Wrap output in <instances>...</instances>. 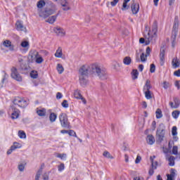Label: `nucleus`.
Instances as JSON below:
<instances>
[{
	"instance_id": "f257e3e1",
	"label": "nucleus",
	"mask_w": 180,
	"mask_h": 180,
	"mask_svg": "<svg viewBox=\"0 0 180 180\" xmlns=\"http://www.w3.org/2000/svg\"><path fill=\"white\" fill-rule=\"evenodd\" d=\"M88 75L98 77L100 79H108V72L106 69L101 66L99 63L91 65H84L79 70V81L82 86L88 84Z\"/></svg>"
},
{
	"instance_id": "f03ea898",
	"label": "nucleus",
	"mask_w": 180,
	"mask_h": 180,
	"mask_svg": "<svg viewBox=\"0 0 180 180\" xmlns=\"http://www.w3.org/2000/svg\"><path fill=\"white\" fill-rule=\"evenodd\" d=\"M158 32V23L157 22V20H155L153 22V24L152 25V33H153L152 35L150 32L148 33V37H146L148 40L146 41V46H148L150 43L152 44H154L155 43V41L157 40V32Z\"/></svg>"
},
{
	"instance_id": "7ed1b4c3",
	"label": "nucleus",
	"mask_w": 180,
	"mask_h": 180,
	"mask_svg": "<svg viewBox=\"0 0 180 180\" xmlns=\"http://www.w3.org/2000/svg\"><path fill=\"white\" fill-rule=\"evenodd\" d=\"M178 27H179V20H178V17H175L171 37L172 47L173 49L176 44L175 40H176V34H178Z\"/></svg>"
},
{
	"instance_id": "20e7f679",
	"label": "nucleus",
	"mask_w": 180,
	"mask_h": 180,
	"mask_svg": "<svg viewBox=\"0 0 180 180\" xmlns=\"http://www.w3.org/2000/svg\"><path fill=\"white\" fill-rule=\"evenodd\" d=\"M13 106H15V108L18 106V108L25 109V108H27V105H29V101L20 97H16L13 100Z\"/></svg>"
},
{
	"instance_id": "39448f33",
	"label": "nucleus",
	"mask_w": 180,
	"mask_h": 180,
	"mask_svg": "<svg viewBox=\"0 0 180 180\" xmlns=\"http://www.w3.org/2000/svg\"><path fill=\"white\" fill-rule=\"evenodd\" d=\"M157 142L162 143L164 141V137H165V127L164 124H160L157 129L156 132Z\"/></svg>"
},
{
	"instance_id": "423d86ee",
	"label": "nucleus",
	"mask_w": 180,
	"mask_h": 180,
	"mask_svg": "<svg viewBox=\"0 0 180 180\" xmlns=\"http://www.w3.org/2000/svg\"><path fill=\"white\" fill-rule=\"evenodd\" d=\"M59 120L61 126L64 129H70V122H68V116L66 113L62 112L59 115Z\"/></svg>"
},
{
	"instance_id": "0eeeda50",
	"label": "nucleus",
	"mask_w": 180,
	"mask_h": 180,
	"mask_svg": "<svg viewBox=\"0 0 180 180\" xmlns=\"http://www.w3.org/2000/svg\"><path fill=\"white\" fill-rule=\"evenodd\" d=\"M56 7H53V8H46L44 11L41 12L39 13L40 18H44V19H46L49 18V16L51 15H54L56 13Z\"/></svg>"
},
{
	"instance_id": "6e6552de",
	"label": "nucleus",
	"mask_w": 180,
	"mask_h": 180,
	"mask_svg": "<svg viewBox=\"0 0 180 180\" xmlns=\"http://www.w3.org/2000/svg\"><path fill=\"white\" fill-rule=\"evenodd\" d=\"M11 71V78H13V79H15V81H18V82H22V76H20V74H19V72H18V68L15 67H12Z\"/></svg>"
},
{
	"instance_id": "1a4fd4ad",
	"label": "nucleus",
	"mask_w": 180,
	"mask_h": 180,
	"mask_svg": "<svg viewBox=\"0 0 180 180\" xmlns=\"http://www.w3.org/2000/svg\"><path fill=\"white\" fill-rule=\"evenodd\" d=\"M53 32L60 37H64V36H65V30L60 27H54Z\"/></svg>"
},
{
	"instance_id": "9d476101",
	"label": "nucleus",
	"mask_w": 180,
	"mask_h": 180,
	"mask_svg": "<svg viewBox=\"0 0 180 180\" xmlns=\"http://www.w3.org/2000/svg\"><path fill=\"white\" fill-rule=\"evenodd\" d=\"M11 110L13 112L11 114V118L18 119V117H19V113H20V110H19L17 107H15V105H11Z\"/></svg>"
},
{
	"instance_id": "9b49d317",
	"label": "nucleus",
	"mask_w": 180,
	"mask_h": 180,
	"mask_svg": "<svg viewBox=\"0 0 180 180\" xmlns=\"http://www.w3.org/2000/svg\"><path fill=\"white\" fill-rule=\"evenodd\" d=\"M174 102H170L169 103V105L172 109H178V108H179V105H180V101L179 98H178L177 97H174Z\"/></svg>"
},
{
	"instance_id": "f8f14e48",
	"label": "nucleus",
	"mask_w": 180,
	"mask_h": 180,
	"mask_svg": "<svg viewBox=\"0 0 180 180\" xmlns=\"http://www.w3.org/2000/svg\"><path fill=\"white\" fill-rule=\"evenodd\" d=\"M140 9V5L136 4L134 1L131 5V10L133 15H137L139 13V11Z\"/></svg>"
},
{
	"instance_id": "ddd939ff",
	"label": "nucleus",
	"mask_w": 180,
	"mask_h": 180,
	"mask_svg": "<svg viewBox=\"0 0 180 180\" xmlns=\"http://www.w3.org/2000/svg\"><path fill=\"white\" fill-rule=\"evenodd\" d=\"M17 30L20 32H26V27L23 26V22L22 21L18 20L15 23Z\"/></svg>"
},
{
	"instance_id": "4468645a",
	"label": "nucleus",
	"mask_w": 180,
	"mask_h": 180,
	"mask_svg": "<svg viewBox=\"0 0 180 180\" xmlns=\"http://www.w3.org/2000/svg\"><path fill=\"white\" fill-rule=\"evenodd\" d=\"M74 96L75 98H76V99H81L83 102V103H86V100H85L84 98V97H82V95H81V91L79 90H76L74 93Z\"/></svg>"
},
{
	"instance_id": "2eb2a0df",
	"label": "nucleus",
	"mask_w": 180,
	"mask_h": 180,
	"mask_svg": "<svg viewBox=\"0 0 180 180\" xmlns=\"http://www.w3.org/2000/svg\"><path fill=\"white\" fill-rule=\"evenodd\" d=\"M160 65H164V63H165V49H160Z\"/></svg>"
},
{
	"instance_id": "dca6fc26",
	"label": "nucleus",
	"mask_w": 180,
	"mask_h": 180,
	"mask_svg": "<svg viewBox=\"0 0 180 180\" xmlns=\"http://www.w3.org/2000/svg\"><path fill=\"white\" fill-rule=\"evenodd\" d=\"M30 57L31 58V61H34L39 57V52L36 50H32L30 52Z\"/></svg>"
},
{
	"instance_id": "f3484780",
	"label": "nucleus",
	"mask_w": 180,
	"mask_h": 180,
	"mask_svg": "<svg viewBox=\"0 0 180 180\" xmlns=\"http://www.w3.org/2000/svg\"><path fill=\"white\" fill-rule=\"evenodd\" d=\"M19 143L17 142H14L13 145L11 146L10 149L7 151L8 155L12 154L13 151H15L16 148H20V146H18Z\"/></svg>"
},
{
	"instance_id": "a211bd4d",
	"label": "nucleus",
	"mask_w": 180,
	"mask_h": 180,
	"mask_svg": "<svg viewBox=\"0 0 180 180\" xmlns=\"http://www.w3.org/2000/svg\"><path fill=\"white\" fill-rule=\"evenodd\" d=\"M57 18H58V13L55 15H52V16L49 17L46 20V22L47 23H50V25H53L54 23V22H56V20H57Z\"/></svg>"
},
{
	"instance_id": "6ab92c4d",
	"label": "nucleus",
	"mask_w": 180,
	"mask_h": 180,
	"mask_svg": "<svg viewBox=\"0 0 180 180\" xmlns=\"http://www.w3.org/2000/svg\"><path fill=\"white\" fill-rule=\"evenodd\" d=\"M172 65L173 68H178L180 65V60L177 57L172 59Z\"/></svg>"
},
{
	"instance_id": "aec40b11",
	"label": "nucleus",
	"mask_w": 180,
	"mask_h": 180,
	"mask_svg": "<svg viewBox=\"0 0 180 180\" xmlns=\"http://www.w3.org/2000/svg\"><path fill=\"white\" fill-rule=\"evenodd\" d=\"M146 141L148 144H150V146H153V144L155 143V138H154V136L153 135H148L146 138Z\"/></svg>"
},
{
	"instance_id": "412c9836",
	"label": "nucleus",
	"mask_w": 180,
	"mask_h": 180,
	"mask_svg": "<svg viewBox=\"0 0 180 180\" xmlns=\"http://www.w3.org/2000/svg\"><path fill=\"white\" fill-rule=\"evenodd\" d=\"M3 45L4 46V47H8L9 50H11V51H13V45H12V42L9 40H6L3 42Z\"/></svg>"
},
{
	"instance_id": "4be33fe9",
	"label": "nucleus",
	"mask_w": 180,
	"mask_h": 180,
	"mask_svg": "<svg viewBox=\"0 0 180 180\" xmlns=\"http://www.w3.org/2000/svg\"><path fill=\"white\" fill-rule=\"evenodd\" d=\"M152 88L151 86V81L150 79H147L145 86H143L144 92L150 91Z\"/></svg>"
},
{
	"instance_id": "5701e85b",
	"label": "nucleus",
	"mask_w": 180,
	"mask_h": 180,
	"mask_svg": "<svg viewBox=\"0 0 180 180\" xmlns=\"http://www.w3.org/2000/svg\"><path fill=\"white\" fill-rule=\"evenodd\" d=\"M61 6H63V11H70V9H71V8H70V4H68L67 0H63L61 2Z\"/></svg>"
},
{
	"instance_id": "b1692460",
	"label": "nucleus",
	"mask_w": 180,
	"mask_h": 180,
	"mask_svg": "<svg viewBox=\"0 0 180 180\" xmlns=\"http://www.w3.org/2000/svg\"><path fill=\"white\" fill-rule=\"evenodd\" d=\"M44 167V164H42L41 166V168L37 172L34 180H39L40 179V176L41 175V173L43 172V167Z\"/></svg>"
},
{
	"instance_id": "393cba45",
	"label": "nucleus",
	"mask_w": 180,
	"mask_h": 180,
	"mask_svg": "<svg viewBox=\"0 0 180 180\" xmlns=\"http://www.w3.org/2000/svg\"><path fill=\"white\" fill-rule=\"evenodd\" d=\"M55 57L57 58H61V57H63V49L61 47H58V49L56 50Z\"/></svg>"
},
{
	"instance_id": "a878e982",
	"label": "nucleus",
	"mask_w": 180,
	"mask_h": 180,
	"mask_svg": "<svg viewBox=\"0 0 180 180\" xmlns=\"http://www.w3.org/2000/svg\"><path fill=\"white\" fill-rule=\"evenodd\" d=\"M131 74L132 79H137L139 78V71L136 69H134Z\"/></svg>"
},
{
	"instance_id": "bb28decb",
	"label": "nucleus",
	"mask_w": 180,
	"mask_h": 180,
	"mask_svg": "<svg viewBox=\"0 0 180 180\" xmlns=\"http://www.w3.org/2000/svg\"><path fill=\"white\" fill-rule=\"evenodd\" d=\"M123 63L125 65H130V64H131V58L129 56H126L123 60Z\"/></svg>"
},
{
	"instance_id": "cd10ccee",
	"label": "nucleus",
	"mask_w": 180,
	"mask_h": 180,
	"mask_svg": "<svg viewBox=\"0 0 180 180\" xmlns=\"http://www.w3.org/2000/svg\"><path fill=\"white\" fill-rule=\"evenodd\" d=\"M37 113L38 116H46V108H42L39 110V108L37 109Z\"/></svg>"
},
{
	"instance_id": "c85d7f7f",
	"label": "nucleus",
	"mask_w": 180,
	"mask_h": 180,
	"mask_svg": "<svg viewBox=\"0 0 180 180\" xmlns=\"http://www.w3.org/2000/svg\"><path fill=\"white\" fill-rule=\"evenodd\" d=\"M57 119V115L54 112H51L49 115V120L51 123H53V122H56Z\"/></svg>"
},
{
	"instance_id": "c756f323",
	"label": "nucleus",
	"mask_w": 180,
	"mask_h": 180,
	"mask_svg": "<svg viewBox=\"0 0 180 180\" xmlns=\"http://www.w3.org/2000/svg\"><path fill=\"white\" fill-rule=\"evenodd\" d=\"M128 2H130V0H124L122 11H126L130 8V6H127Z\"/></svg>"
},
{
	"instance_id": "7c9ffc66",
	"label": "nucleus",
	"mask_w": 180,
	"mask_h": 180,
	"mask_svg": "<svg viewBox=\"0 0 180 180\" xmlns=\"http://www.w3.org/2000/svg\"><path fill=\"white\" fill-rule=\"evenodd\" d=\"M46 6V2L44 1V0H39L37 4V8H39V9H41V8H43L44 6Z\"/></svg>"
},
{
	"instance_id": "2f4dec72",
	"label": "nucleus",
	"mask_w": 180,
	"mask_h": 180,
	"mask_svg": "<svg viewBox=\"0 0 180 180\" xmlns=\"http://www.w3.org/2000/svg\"><path fill=\"white\" fill-rule=\"evenodd\" d=\"M150 161L152 168H153V169H157V167H158V162H154V159H153V157H150Z\"/></svg>"
},
{
	"instance_id": "473e14b6",
	"label": "nucleus",
	"mask_w": 180,
	"mask_h": 180,
	"mask_svg": "<svg viewBox=\"0 0 180 180\" xmlns=\"http://www.w3.org/2000/svg\"><path fill=\"white\" fill-rule=\"evenodd\" d=\"M169 165L170 167H174V165H175V157L170 156L169 158Z\"/></svg>"
},
{
	"instance_id": "72a5a7b5",
	"label": "nucleus",
	"mask_w": 180,
	"mask_h": 180,
	"mask_svg": "<svg viewBox=\"0 0 180 180\" xmlns=\"http://www.w3.org/2000/svg\"><path fill=\"white\" fill-rule=\"evenodd\" d=\"M180 111L178 110H176L172 112V116L174 117V119H178L179 117Z\"/></svg>"
},
{
	"instance_id": "f704fd0d",
	"label": "nucleus",
	"mask_w": 180,
	"mask_h": 180,
	"mask_svg": "<svg viewBox=\"0 0 180 180\" xmlns=\"http://www.w3.org/2000/svg\"><path fill=\"white\" fill-rule=\"evenodd\" d=\"M57 71L58 74H61L62 72H64V68L63 67L62 64L58 63L57 65Z\"/></svg>"
},
{
	"instance_id": "c9c22d12",
	"label": "nucleus",
	"mask_w": 180,
	"mask_h": 180,
	"mask_svg": "<svg viewBox=\"0 0 180 180\" xmlns=\"http://www.w3.org/2000/svg\"><path fill=\"white\" fill-rule=\"evenodd\" d=\"M103 155L105 158H110V160H113V156H112V155H110V153H109L108 151H104Z\"/></svg>"
},
{
	"instance_id": "e433bc0d",
	"label": "nucleus",
	"mask_w": 180,
	"mask_h": 180,
	"mask_svg": "<svg viewBox=\"0 0 180 180\" xmlns=\"http://www.w3.org/2000/svg\"><path fill=\"white\" fill-rule=\"evenodd\" d=\"M161 117H162V111H161V109L158 108L156 110V118L161 119Z\"/></svg>"
},
{
	"instance_id": "4c0bfd02",
	"label": "nucleus",
	"mask_w": 180,
	"mask_h": 180,
	"mask_svg": "<svg viewBox=\"0 0 180 180\" xmlns=\"http://www.w3.org/2000/svg\"><path fill=\"white\" fill-rule=\"evenodd\" d=\"M18 136L20 139H26V133L25 131L20 130L18 131Z\"/></svg>"
},
{
	"instance_id": "58836bf2",
	"label": "nucleus",
	"mask_w": 180,
	"mask_h": 180,
	"mask_svg": "<svg viewBox=\"0 0 180 180\" xmlns=\"http://www.w3.org/2000/svg\"><path fill=\"white\" fill-rule=\"evenodd\" d=\"M176 130H177V128L176 126L173 127L172 129V134L174 137V139H176V137H175V136H176L178 134V132L176 131Z\"/></svg>"
},
{
	"instance_id": "ea45409f",
	"label": "nucleus",
	"mask_w": 180,
	"mask_h": 180,
	"mask_svg": "<svg viewBox=\"0 0 180 180\" xmlns=\"http://www.w3.org/2000/svg\"><path fill=\"white\" fill-rule=\"evenodd\" d=\"M145 97L146 99H152L153 96H151V91H145Z\"/></svg>"
},
{
	"instance_id": "a19ab883",
	"label": "nucleus",
	"mask_w": 180,
	"mask_h": 180,
	"mask_svg": "<svg viewBox=\"0 0 180 180\" xmlns=\"http://www.w3.org/2000/svg\"><path fill=\"white\" fill-rule=\"evenodd\" d=\"M34 61L37 63V64H41L44 60L43 58L39 55V56L34 60Z\"/></svg>"
},
{
	"instance_id": "79ce46f5",
	"label": "nucleus",
	"mask_w": 180,
	"mask_h": 180,
	"mask_svg": "<svg viewBox=\"0 0 180 180\" xmlns=\"http://www.w3.org/2000/svg\"><path fill=\"white\" fill-rule=\"evenodd\" d=\"M56 157L58 158H60V160H64V158H67V154L65 153H58Z\"/></svg>"
},
{
	"instance_id": "37998d69",
	"label": "nucleus",
	"mask_w": 180,
	"mask_h": 180,
	"mask_svg": "<svg viewBox=\"0 0 180 180\" xmlns=\"http://www.w3.org/2000/svg\"><path fill=\"white\" fill-rule=\"evenodd\" d=\"M20 71H27V65L21 63L20 66Z\"/></svg>"
},
{
	"instance_id": "c03bdc74",
	"label": "nucleus",
	"mask_w": 180,
	"mask_h": 180,
	"mask_svg": "<svg viewBox=\"0 0 180 180\" xmlns=\"http://www.w3.org/2000/svg\"><path fill=\"white\" fill-rule=\"evenodd\" d=\"M26 164L21 163L18 165V169L20 172H23L25 171V167Z\"/></svg>"
},
{
	"instance_id": "a18cd8bd",
	"label": "nucleus",
	"mask_w": 180,
	"mask_h": 180,
	"mask_svg": "<svg viewBox=\"0 0 180 180\" xmlns=\"http://www.w3.org/2000/svg\"><path fill=\"white\" fill-rule=\"evenodd\" d=\"M141 61H142V63H146V61H147V56L144 53L141 54Z\"/></svg>"
},
{
	"instance_id": "49530a36",
	"label": "nucleus",
	"mask_w": 180,
	"mask_h": 180,
	"mask_svg": "<svg viewBox=\"0 0 180 180\" xmlns=\"http://www.w3.org/2000/svg\"><path fill=\"white\" fill-rule=\"evenodd\" d=\"M30 77L31 78H34V79H36V78H37L38 77L37 72L32 71L30 72Z\"/></svg>"
},
{
	"instance_id": "de8ad7c7",
	"label": "nucleus",
	"mask_w": 180,
	"mask_h": 180,
	"mask_svg": "<svg viewBox=\"0 0 180 180\" xmlns=\"http://www.w3.org/2000/svg\"><path fill=\"white\" fill-rule=\"evenodd\" d=\"M169 86H171V84H169V82H163L164 89H168V88H169Z\"/></svg>"
},
{
	"instance_id": "09e8293b",
	"label": "nucleus",
	"mask_w": 180,
	"mask_h": 180,
	"mask_svg": "<svg viewBox=\"0 0 180 180\" xmlns=\"http://www.w3.org/2000/svg\"><path fill=\"white\" fill-rule=\"evenodd\" d=\"M147 37H148V35L146 36V37H145V39H144V38H140V39H139V43H140L141 44H144V43H145V44H146V42L147 41V40H148V39H147Z\"/></svg>"
},
{
	"instance_id": "8fccbe9b",
	"label": "nucleus",
	"mask_w": 180,
	"mask_h": 180,
	"mask_svg": "<svg viewBox=\"0 0 180 180\" xmlns=\"http://www.w3.org/2000/svg\"><path fill=\"white\" fill-rule=\"evenodd\" d=\"M58 171L59 172H61V171H64L65 166L64 165V163H61L58 167Z\"/></svg>"
},
{
	"instance_id": "3c124183",
	"label": "nucleus",
	"mask_w": 180,
	"mask_h": 180,
	"mask_svg": "<svg viewBox=\"0 0 180 180\" xmlns=\"http://www.w3.org/2000/svg\"><path fill=\"white\" fill-rule=\"evenodd\" d=\"M172 154H174V155L178 154V146H173Z\"/></svg>"
},
{
	"instance_id": "603ef678",
	"label": "nucleus",
	"mask_w": 180,
	"mask_h": 180,
	"mask_svg": "<svg viewBox=\"0 0 180 180\" xmlns=\"http://www.w3.org/2000/svg\"><path fill=\"white\" fill-rule=\"evenodd\" d=\"M68 133L69 136H72L73 137H78L77 136V134L74 131V130H70V131H68Z\"/></svg>"
},
{
	"instance_id": "864d4df0",
	"label": "nucleus",
	"mask_w": 180,
	"mask_h": 180,
	"mask_svg": "<svg viewBox=\"0 0 180 180\" xmlns=\"http://www.w3.org/2000/svg\"><path fill=\"white\" fill-rule=\"evenodd\" d=\"M62 106L63 108H68V101L67 100H64L63 102H62Z\"/></svg>"
},
{
	"instance_id": "5fc2aeb1",
	"label": "nucleus",
	"mask_w": 180,
	"mask_h": 180,
	"mask_svg": "<svg viewBox=\"0 0 180 180\" xmlns=\"http://www.w3.org/2000/svg\"><path fill=\"white\" fill-rule=\"evenodd\" d=\"M150 71L151 73L155 72V65L154 63H152V64L150 65Z\"/></svg>"
},
{
	"instance_id": "6e6d98bb",
	"label": "nucleus",
	"mask_w": 180,
	"mask_h": 180,
	"mask_svg": "<svg viewBox=\"0 0 180 180\" xmlns=\"http://www.w3.org/2000/svg\"><path fill=\"white\" fill-rule=\"evenodd\" d=\"M169 176H172L173 178L175 177V169H171L170 174Z\"/></svg>"
},
{
	"instance_id": "4d7b16f0",
	"label": "nucleus",
	"mask_w": 180,
	"mask_h": 180,
	"mask_svg": "<svg viewBox=\"0 0 180 180\" xmlns=\"http://www.w3.org/2000/svg\"><path fill=\"white\" fill-rule=\"evenodd\" d=\"M150 53H151V49L150 48V46H148L146 48V56L148 57V56H150Z\"/></svg>"
},
{
	"instance_id": "13d9d810",
	"label": "nucleus",
	"mask_w": 180,
	"mask_h": 180,
	"mask_svg": "<svg viewBox=\"0 0 180 180\" xmlns=\"http://www.w3.org/2000/svg\"><path fill=\"white\" fill-rule=\"evenodd\" d=\"M154 169H154L153 168V167H151V168L148 171L149 175L153 176L154 174Z\"/></svg>"
},
{
	"instance_id": "bf43d9fd",
	"label": "nucleus",
	"mask_w": 180,
	"mask_h": 180,
	"mask_svg": "<svg viewBox=\"0 0 180 180\" xmlns=\"http://www.w3.org/2000/svg\"><path fill=\"white\" fill-rule=\"evenodd\" d=\"M22 47H27L29 46V42L25 41L21 43Z\"/></svg>"
},
{
	"instance_id": "052dcab7",
	"label": "nucleus",
	"mask_w": 180,
	"mask_h": 180,
	"mask_svg": "<svg viewBox=\"0 0 180 180\" xmlns=\"http://www.w3.org/2000/svg\"><path fill=\"white\" fill-rule=\"evenodd\" d=\"M140 161H141V156L138 155V156L136 157V160H135V163H136V164H139V163L140 162Z\"/></svg>"
},
{
	"instance_id": "680f3d73",
	"label": "nucleus",
	"mask_w": 180,
	"mask_h": 180,
	"mask_svg": "<svg viewBox=\"0 0 180 180\" xmlns=\"http://www.w3.org/2000/svg\"><path fill=\"white\" fill-rule=\"evenodd\" d=\"M117 2H119V0H113L111 1V6H116L117 5Z\"/></svg>"
},
{
	"instance_id": "e2e57ef3",
	"label": "nucleus",
	"mask_w": 180,
	"mask_h": 180,
	"mask_svg": "<svg viewBox=\"0 0 180 180\" xmlns=\"http://www.w3.org/2000/svg\"><path fill=\"white\" fill-rule=\"evenodd\" d=\"M174 75H175L176 77H180V69H179L178 70H176L174 72Z\"/></svg>"
},
{
	"instance_id": "0e129e2a",
	"label": "nucleus",
	"mask_w": 180,
	"mask_h": 180,
	"mask_svg": "<svg viewBox=\"0 0 180 180\" xmlns=\"http://www.w3.org/2000/svg\"><path fill=\"white\" fill-rule=\"evenodd\" d=\"M63 98V94L60 92H58L56 94V99H61Z\"/></svg>"
},
{
	"instance_id": "69168bd1",
	"label": "nucleus",
	"mask_w": 180,
	"mask_h": 180,
	"mask_svg": "<svg viewBox=\"0 0 180 180\" xmlns=\"http://www.w3.org/2000/svg\"><path fill=\"white\" fill-rule=\"evenodd\" d=\"M42 176L44 180H49V174L47 173H44Z\"/></svg>"
},
{
	"instance_id": "338daca9",
	"label": "nucleus",
	"mask_w": 180,
	"mask_h": 180,
	"mask_svg": "<svg viewBox=\"0 0 180 180\" xmlns=\"http://www.w3.org/2000/svg\"><path fill=\"white\" fill-rule=\"evenodd\" d=\"M156 124H157V123L155 122V121H153V122H152V130L153 131L155 130Z\"/></svg>"
},
{
	"instance_id": "774afa93",
	"label": "nucleus",
	"mask_w": 180,
	"mask_h": 180,
	"mask_svg": "<svg viewBox=\"0 0 180 180\" xmlns=\"http://www.w3.org/2000/svg\"><path fill=\"white\" fill-rule=\"evenodd\" d=\"M134 180H144V179L143 177L136 176L134 178Z\"/></svg>"
}]
</instances>
